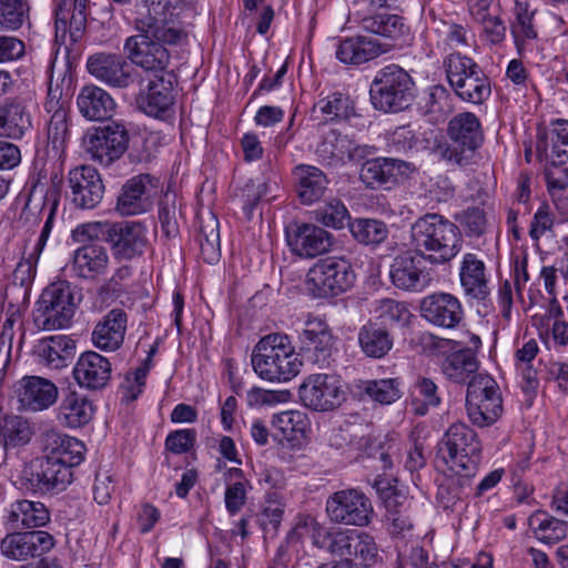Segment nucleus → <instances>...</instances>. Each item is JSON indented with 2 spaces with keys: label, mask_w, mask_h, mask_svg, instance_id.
I'll list each match as a JSON object with an SVG mask.
<instances>
[{
  "label": "nucleus",
  "mask_w": 568,
  "mask_h": 568,
  "mask_svg": "<svg viewBox=\"0 0 568 568\" xmlns=\"http://www.w3.org/2000/svg\"><path fill=\"white\" fill-rule=\"evenodd\" d=\"M539 352L536 339H529L515 353V366L521 374L528 386L534 387L537 384V371L534 368V359Z\"/></svg>",
  "instance_id": "nucleus-58"
},
{
  "label": "nucleus",
  "mask_w": 568,
  "mask_h": 568,
  "mask_svg": "<svg viewBox=\"0 0 568 568\" xmlns=\"http://www.w3.org/2000/svg\"><path fill=\"white\" fill-rule=\"evenodd\" d=\"M81 114L92 121H102L111 118L115 103L112 97L95 85L82 88L77 99Z\"/></svg>",
  "instance_id": "nucleus-38"
},
{
  "label": "nucleus",
  "mask_w": 568,
  "mask_h": 568,
  "mask_svg": "<svg viewBox=\"0 0 568 568\" xmlns=\"http://www.w3.org/2000/svg\"><path fill=\"white\" fill-rule=\"evenodd\" d=\"M410 245L429 264L444 265L462 251L463 236L458 226L445 216L427 213L412 224Z\"/></svg>",
  "instance_id": "nucleus-2"
},
{
  "label": "nucleus",
  "mask_w": 568,
  "mask_h": 568,
  "mask_svg": "<svg viewBox=\"0 0 568 568\" xmlns=\"http://www.w3.org/2000/svg\"><path fill=\"white\" fill-rule=\"evenodd\" d=\"M54 2L57 23L67 24L70 21V27L74 28L77 32H81L87 21L89 0H54Z\"/></svg>",
  "instance_id": "nucleus-55"
},
{
  "label": "nucleus",
  "mask_w": 568,
  "mask_h": 568,
  "mask_svg": "<svg viewBox=\"0 0 568 568\" xmlns=\"http://www.w3.org/2000/svg\"><path fill=\"white\" fill-rule=\"evenodd\" d=\"M448 141L435 148V154L450 165H466L484 141L479 119L473 112L454 115L447 126Z\"/></svg>",
  "instance_id": "nucleus-4"
},
{
  "label": "nucleus",
  "mask_w": 568,
  "mask_h": 568,
  "mask_svg": "<svg viewBox=\"0 0 568 568\" xmlns=\"http://www.w3.org/2000/svg\"><path fill=\"white\" fill-rule=\"evenodd\" d=\"M355 272L348 261L338 257L318 260L307 272L305 284L317 298L337 296L355 283Z\"/></svg>",
  "instance_id": "nucleus-10"
},
{
  "label": "nucleus",
  "mask_w": 568,
  "mask_h": 568,
  "mask_svg": "<svg viewBox=\"0 0 568 568\" xmlns=\"http://www.w3.org/2000/svg\"><path fill=\"white\" fill-rule=\"evenodd\" d=\"M1 552L12 560L40 557L54 547V538L44 530L16 531L1 540Z\"/></svg>",
  "instance_id": "nucleus-22"
},
{
  "label": "nucleus",
  "mask_w": 568,
  "mask_h": 568,
  "mask_svg": "<svg viewBox=\"0 0 568 568\" xmlns=\"http://www.w3.org/2000/svg\"><path fill=\"white\" fill-rule=\"evenodd\" d=\"M372 150V146L357 144L348 135L331 130L323 135L316 146V154L322 163L337 165L344 163L346 159L349 161L362 160Z\"/></svg>",
  "instance_id": "nucleus-24"
},
{
  "label": "nucleus",
  "mask_w": 568,
  "mask_h": 568,
  "mask_svg": "<svg viewBox=\"0 0 568 568\" xmlns=\"http://www.w3.org/2000/svg\"><path fill=\"white\" fill-rule=\"evenodd\" d=\"M34 354L39 363L52 369H60L73 359L75 342L68 335H52L38 341Z\"/></svg>",
  "instance_id": "nucleus-34"
},
{
  "label": "nucleus",
  "mask_w": 568,
  "mask_h": 568,
  "mask_svg": "<svg viewBox=\"0 0 568 568\" xmlns=\"http://www.w3.org/2000/svg\"><path fill=\"white\" fill-rule=\"evenodd\" d=\"M285 503L281 493L267 491L258 521L265 535L274 537L281 526Z\"/></svg>",
  "instance_id": "nucleus-52"
},
{
  "label": "nucleus",
  "mask_w": 568,
  "mask_h": 568,
  "mask_svg": "<svg viewBox=\"0 0 568 568\" xmlns=\"http://www.w3.org/2000/svg\"><path fill=\"white\" fill-rule=\"evenodd\" d=\"M42 450L50 457H55L57 462L69 470L72 467L80 465L84 459L85 446L84 444L62 434L54 428L44 430L40 437Z\"/></svg>",
  "instance_id": "nucleus-26"
},
{
  "label": "nucleus",
  "mask_w": 568,
  "mask_h": 568,
  "mask_svg": "<svg viewBox=\"0 0 568 568\" xmlns=\"http://www.w3.org/2000/svg\"><path fill=\"white\" fill-rule=\"evenodd\" d=\"M254 372L268 382H288L301 371L302 362L285 334H268L253 349Z\"/></svg>",
  "instance_id": "nucleus-3"
},
{
  "label": "nucleus",
  "mask_w": 568,
  "mask_h": 568,
  "mask_svg": "<svg viewBox=\"0 0 568 568\" xmlns=\"http://www.w3.org/2000/svg\"><path fill=\"white\" fill-rule=\"evenodd\" d=\"M363 390L373 400L383 405L392 404L403 395L402 383L398 378L367 381L364 383Z\"/></svg>",
  "instance_id": "nucleus-56"
},
{
  "label": "nucleus",
  "mask_w": 568,
  "mask_h": 568,
  "mask_svg": "<svg viewBox=\"0 0 568 568\" xmlns=\"http://www.w3.org/2000/svg\"><path fill=\"white\" fill-rule=\"evenodd\" d=\"M537 149L550 163H564L568 159V121H555L546 141L539 143Z\"/></svg>",
  "instance_id": "nucleus-45"
},
{
  "label": "nucleus",
  "mask_w": 568,
  "mask_h": 568,
  "mask_svg": "<svg viewBox=\"0 0 568 568\" xmlns=\"http://www.w3.org/2000/svg\"><path fill=\"white\" fill-rule=\"evenodd\" d=\"M197 242L200 245L201 256L206 263L214 264L220 260L221 246L219 220L214 215H210L206 220H202Z\"/></svg>",
  "instance_id": "nucleus-48"
},
{
  "label": "nucleus",
  "mask_w": 568,
  "mask_h": 568,
  "mask_svg": "<svg viewBox=\"0 0 568 568\" xmlns=\"http://www.w3.org/2000/svg\"><path fill=\"white\" fill-rule=\"evenodd\" d=\"M136 103L141 111L154 118H165L173 108L175 97L171 74L139 79Z\"/></svg>",
  "instance_id": "nucleus-17"
},
{
  "label": "nucleus",
  "mask_w": 568,
  "mask_h": 568,
  "mask_svg": "<svg viewBox=\"0 0 568 568\" xmlns=\"http://www.w3.org/2000/svg\"><path fill=\"white\" fill-rule=\"evenodd\" d=\"M412 404L416 415L424 416L440 404L438 387L433 379L418 377L412 387Z\"/></svg>",
  "instance_id": "nucleus-54"
},
{
  "label": "nucleus",
  "mask_w": 568,
  "mask_h": 568,
  "mask_svg": "<svg viewBox=\"0 0 568 568\" xmlns=\"http://www.w3.org/2000/svg\"><path fill=\"white\" fill-rule=\"evenodd\" d=\"M28 11L27 0H0V24L16 30L22 26Z\"/></svg>",
  "instance_id": "nucleus-61"
},
{
  "label": "nucleus",
  "mask_w": 568,
  "mask_h": 568,
  "mask_svg": "<svg viewBox=\"0 0 568 568\" xmlns=\"http://www.w3.org/2000/svg\"><path fill=\"white\" fill-rule=\"evenodd\" d=\"M71 481L72 470L47 454L44 457L32 460L21 476V485L26 490L41 494L62 490Z\"/></svg>",
  "instance_id": "nucleus-15"
},
{
  "label": "nucleus",
  "mask_w": 568,
  "mask_h": 568,
  "mask_svg": "<svg viewBox=\"0 0 568 568\" xmlns=\"http://www.w3.org/2000/svg\"><path fill=\"white\" fill-rule=\"evenodd\" d=\"M293 175L297 196L303 204L311 205L317 202L327 190L328 180L326 174L314 165H297Z\"/></svg>",
  "instance_id": "nucleus-37"
},
{
  "label": "nucleus",
  "mask_w": 568,
  "mask_h": 568,
  "mask_svg": "<svg viewBox=\"0 0 568 568\" xmlns=\"http://www.w3.org/2000/svg\"><path fill=\"white\" fill-rule=\"evenodd\" d=\"M130 134L121 122L112 121L103 126L88 131L83 145L92 160L102 165H111L128 150Z\"/></svg>",
  "instance_id": "nucleus-12"
},
{
  "label": "nucleus",
  "mask_w": 568,
  "mask_h": 568,
  "mask_svg": "<svg viewBox=\"0 0 568 568\" xmlns=\"http://www.w3.org/2000/svg\"><path fill=\"white\" fill-rule=\"evenodd\" d=\"M348 224L354 239L365 245H378L388 236L387 225L379 220L356 219Z\"/></svg>",
  "instance_id": "nucleus-53"
},
{
  "label": "nucleus",
  "mask_w": 568,
  "mask_h": 568,
  "mask_svg": "<svg viewBox=\"0 0 568 568\" xmlns=\"http://www.w3.org/2000/svg\"><path fill=\"white\" fill-rule=\"evenodd\" d=\"M424 262L426 260L413 250L396 255L389 264L390 283L404 292L425 291L432 284L433 277Z\"/></svg>",
  "instance_id": "nucleus-16"
},
{
  "label": "nucleus",
  "mask_w": 568,
  "mask_h": 568,
  "mask_svg": "<svg viewBox=\"0 0 568 568\" xmlns=\"http://www.w3.org/2000/svg\"><path fill=\"white\" fill-rule=\"evenodd\" d=\"M111 372L109 359L97 352L90 351L80 355L72 374L80 387L98 390L108 385Z\"/></svg>",
  "instance_id": "nucleus-27"
},
{
  "label": "nucleus",
  "mask_w": 568,
  "mask_h": 568,
  "mask_svg": "<svg viewBox=\"0 0 568 568\" xmlns=\"http://www.w3.org/2000/svg\"><path fill=\"white\" fill-rule=\"evenodd\" d=\"M348 554L344 561L346 568L351 565L356 567H371L378 559V548L374 538L367 532L355 530L348 547Z\"/></svg>",
  "instance_id": "nucleus-44"
},
{
  "label": "nucleus",
  "mask_w": 568,
  "mask_h": 568,
  "mask_svg": "<svg viewBox=\"0 0 568 568\" xmlns=\"http://www.w3.org/2000/svg\"><path fill=\"white\" fill-rule=\"evenodd\" d=\"M376 318L384 325H407L413 316L404 302L384 298L377 302L374 310Z\"/></svg>",
  "instance_id": "nucleus-57"
},
{
  "label": "nucleus",
  "mask_w": 568,
  "mask_h": 568,
  "mask_svg": "<svg viewBox=\"0 0 568 568\" xmlns=\"http://www.w3.org/2000/svg\"><path fill=\"white\" fill-rule=\"evenodd\" d=\"M272 425L285 439L298 440L310 428V419L304 412L284 410L273 416Z\"/></svg>",
  "instance_id": "nucleus-49"
},
{
  "label": "nucleus",
  "mask_w": 568,
  "mask_h": 568,
  "mask_svg": "<svg viewBox=\"0 0 568 568\" xmlns=\"http://www.w3.org/2000/svg\"><path fill=\"white\" fill-rule=\"evenodd\" d=\"M150 192V175L140 174L129 179L118 196L116 211L123 216L146 212L151 207Z\"/></svg>",
  "instance_id": "nucleus-30"
},
{
  "label": "nucleus",
  "mask_w": 568,
  "mask_h": 568,
  "mask_svg": "<svg viewBox=\"0 0 568 568\" xmlns=\"http://www.w3.org/2000/svg\"><path fill=\"white\" fill-rule=\"evenodd\" d=\"M32 128L31 115L21 102L0 105V136L19 140Z\"/></svg>",
  "instance_id": "nucleus-41"
},
{
  "label": "nucleus",
  "mask_w": 568,
  "mask_h": 568,
  "mask_svg": "<svg viewBox=\"0 0 568 568\" xmlns=\"http://www.w3.org/2000/svg\"><path fill=\"white\" fill-rule=\"evenodd\" d=\"M268 184L265 181H248L242 189L240 201L247 219H251L255 206L267 194Z\"/></svg>",
  "instance_id": "nucleus-64"
},
{
  "label": "nucleus",
  "mask_w": 568,
  "mask_h": 568,
  "mask_svg": "<svg viewBox=\"0 0 568 568\" xmlns=\"http://www.w3.org/2000/svg\"><path fill=\"white\" fill-rule=\"evenodd\" d=\"M386 51L387 49L376 40L358 36L342 40L335 54L345 64L358 65L377 58Z\"/></svg>",
  "instance_id": "nucleus-36"
},
{
  "label": "nucleus",
  "mask_w": 568,
  "mask_h": 568,
  "mask_svg": "<svg viewBox=\"0 0 568 568\" xmlns=\"http://www.w3.org/2000/svg\"><path fill=\"white\" fill-rule=\"evenodd\" d=\"M325 510L332 523L357 527L367 526L374 514L371 499L356 488L342 489L329 495Z\"/></svg>",
  "instance_id": "nucleus-11"
},
{
  "label": "nucleus",
  "mask_w": 568,
  "mask_h": 568,
  "mask_svg": "<svg viewBox=\"0 0 568 568\" xmlns=\"http://www.w3.org/2000/svg\"><path fill=\"white\" fill-rule=\"evenodd\" d=\"M161 2L144 4L135 19L138 33L124 42L126 58L142 69L146 78L169 73L171 53L168 45L179 44L186 37Z\"/></svg>",
  "instance_id": "nucleus-1"
},
{
  "label": "nucleus",
  "mask_w": 568,
  "mask_h": 568,
  "mask_svg": "<svg viewBox=\"0 0 568 568\" xmlns=\"http://www.w3.org/2000/svg\"><path fill=\"white\" fill-rule=\"evenodd\" d=\"M314 112L320 113L324 122H341L355 115V108L349 97L335 92L318 100Z\"/></svg>",
  "instance_id": "nucleus-46"
},
{
  "label": "nucleus",
  "mask_w": 568,
  "mask_h": 568,
  "mask_svg": "<svg viewBox=\"0 0 568 568\" xmlns=\"http://www.w3.org/2000/svg\"><path fill=\"white\" fill-rule=\"evenodd\" d=\"M14 394L23 412H42L51 407L58 399L57 385L40 376H23L14 386Z\"/></svg>",
  "instance_id": "nucleus-20"
},
{
  "label": "nucleus",
  "mask_w": 568,
  "mask_h": 568,
  "mask_svg": "<svg viewBox=\"0 0 568 568\" xmlns=\"http://www.w3.org/2000/svg\"><path fill=\"white\" fill-rule=\"evenodd\" d=\"M303 349L307 361L321 368L328 367L333 362L334 337L320 317H310L302 334Z\"/></svg>",
  "instance_id": "nucleus-23"
},
{
  "label": "nucleus",
  "mask_w": 568,
  "mask_h": 568,
  "mask_svg": "<svg viewBox=\"0 0 568 568\" xmlns=\"http://www.w3.org/2000/svg\"><path fill=\"white\" fill-rule=\"evenodd\" d=\"M483 446L477 433L465 423H454L438 443V453L456 474L474 476L481 459Z\"/></svg>",
  "instance_id": "nucleus-5"
},
{
  "label": "nucleus",
  "mask_w": 568,
  "mask_h": 568,
  "mask_svg": "<svg viewBox=\"0 0 568 568\" xmlns=\"http://www.w3.org/2000/svg\"><path fill=\"white\" fill-rule=\"evenodd\" d=\"M419 310L426 322L445 329L458 328L465 321L462 302L450 293L437 292L423 297Z\"/></svg>",
  "instance_id": "nucleus-18"
},
{
  "label": "nucleus",
  "mask_w": 568,
  "mask_h": 568,
  "mask_svg": "<svg viewBox=\"0 0 568 568\" xmlns=\"http://www.w3.org/2000/svg\"><path fill=\"white\" fill-rule=\"evenodd\" d=\"M70 108L71 95L68 92H63L59 83L53 84L51 79L48 87L47 98L43 103V109L48 115V140L52 148L58 152H62L70 140Z\"/></svg>",
  "instance_id": "nucleus-14"
},
{
  "label": "nucleus",
  "mask_w": 568,
  "mask_h": 568,
  "mask_svg": "<svg viewBox=\"0 0 568 568\" xmlns=\"http://www.w3.org/2000/svg\"><path fill=\"white\" fill-rule=\"evenodd\" d=\"M409 169L405 161L392 158H376L367 160L361 169V180L371 189L386 183H394Z\"/></svg>",
  "instance_id": "nucleus-35"
},
{
  "label": "nucleus",
  "mask_w": 568,
  "mask_h": 568,
  "mask_svg": "<svg viewBox=\"0 0 568 568\" xmlns=\"http://www.w3.org/2000/svg\"><path fill=\"white\" fill-rule=\"evenodd\" d=\"M311 530L312 544L333 557L345 559L348 554V547L356 529H328L321 526L313 518H307L303 525Z\"/></svg>",
  "instance_id": "nucleus-33"
},
{
  "label": "nucleus",
  "mask_w": 568,
  "mask_h": 568,
  "mask_svg": "<svg viewBox=\"0 0 568 568\" xmlns=\"http://www.w3.org/2000/svg\"><path fill=\"white\" fill-rule=\"evenodd\" d=\"M415 83L400 67L389 64L377 71L369 89L373 106L383 112H400L414 100Z\"/></svg>",
  "instance_id": "nucleus-8"
},
{
  "label": "nucleus",
  "mask_w": 568,
  "mask_h": 568,
  "mask_svg": "<svg viewBox=\"0 0 568 568\" xmlns=\"http://www.w3.org/2000/svg\"><path fill=\"white\" fill-rule=\"evenodd\" d=\"M362 351L369 357L381 358L393 347V337L385 326L377 322H368L358 333Z\"/></svg>",
  "instance_id": "nucleus-42"
},
{
  "label": "nucleus",
  "mask_w": 568,
  "mask_h": 568,
  "mask_svg": "<svg viewBox=\"0 0 568 568\" xmlns=\"http://www.w3.org/2000/svg\"><path fill=\"white\" fill-rule=\"evenodd\" d=\"M459 281L465 295L470 298L485 301L490 295L485 263L476 254L467 253L463 256Z\"/></svg>",
  "instance_id": "nucleus-32"
},
{
  "label": "nucleus",
  "mask_w": 568,
  "mask_h": 568,
  "mask_svg": "<svg viewBox=\"0 0 568 568\" xmlns=\"http://www.w3.org/2000/svg\"><path fill=\"white\" fill-rule=\"evenodd\" d=\"M286 241L295 255L314 258L331 250L333 235L315 224L293 223L286 230Z\"/></svg>",
  "instance_id": "nucleus-19"
},
{
  "label": "nucleus",
  "mask_w": 568,
  "mask_h": 568,
  "mask_svg": "<svg viewBox=\"0 0 568 568\" xmlns=\"http://www.w3.org/2000/svg\"><path fill=\"white\" fill-rule=\"evenodd\" d=\"M466 412L471 424L478 427H488L501 416L503 399L491 376L478 373L468 382Z\"/></svg>",
  "instance_id": "nucleus-9"
},
{
  "label": "nucleus",
  "mask_w": 568,
  "mask_h": 568,
  "mask_svg": "<svg viewBox=\"0 0 568 568\" xmlns=\"http://www.w3.org/2000/svg\"><path fill=\"white\" fill-rule=\"evenodd\" d=\"M32 430L29 423L17 415L0 417V442L4 447L26 445L31 439Z\"/></svg>",
  "instance_id": "nucleus-51"
},
{
  "label": "nucleus",
  "mask_w": 568,
  "mask_h": 568,
  "mask_svg": "<svg viewBox=\"0 0 568 568\" xmlns=\"http://www.w3.org/2000/svg\"><path fill=\"white\" fill-rule=\"evenodd\" d=\"M87 68L91 75L113 88H128L135 81L128 62L119 54H93L88 59Z\"/></svg>",
  "instance_id": "nucleus-25"
},
{
  "label": "nucleus",
  "mask_w": 568,
  "mask_h": 568,
  "mask_svg": "<svg viewBox=\"0 0 568 568\" xmlns=\"http://www.w3.org/2000/svg\"><path fill=\"white\" fill-rule=\"evenodd\" d=\"M528 524L536 538L548 545L564 539L567 534V525L565 521L549 516L541 510L535 511L529 517Z\"/></svg>",
  "instance_id": "nucleus-47"
},
{
  "label": "nucleus",
  "mask_w": 568,
  "mask_h": 568,
  "mask_svg": "<svg viewBox=\"0 0 568 568\" xmlns=\"http://www.w3.org/2000/svg\"><path fill=\"white\" fill-rule=\"evenodd\" d=\"M73 315L67 311L60 310L51 303H44L40 297L33 311V322L38 329L53 331L62 329L69 326Z\"/></svg>",
  "instance_id": "nucleus-50"
},
{
  "label": "nucleus",
  "mask_w": 568,
  "mask_h": 568,
  "mask_svg": "<svg viewBox=\"0 0 568 568\" xmlns=\"http://www.w3.org/2000/svg\"><path fill=\"white\" fill-rule=\"evenodd\" d=\"M298 396L314 412H332L346 398L341 378L333 374H311L300 385Z\"/></svg>",
  "instance_id": "nucleus-13"
},
{
  "label": "nucleus",
  "mask_w": 568,
  "mask_h": 568,
  "mask_svg": "<svg viewBox=\"0 0 568 568\" xmlns=\"http://www.w3.org/2000/svg\"><path fill=\"white\" fill-rule=\"evenodd\" d=\"M77 234L88 239L102 236L110 243L113 255L119 260H132L143 253L146 244V230L139 222H94L79 225Z\"/></svg>",
  "instance_id": "nucleus-6"
},
{
  "label": "nucleus",
  "mask_w": 568,
  "mask_h": 568,
  "mask_svg": "<svg viewBox=\"0 0 568 568\" xmlns=\"http://www.w3.org/2000/svg\"><path fill=\"white\" fill-rule=\"evenodd\" d=\"M50 520V514L44 504L27 499L16 500L10 505L7 523L11 528L43 527Z\"/></svg>",
  "instance_id": "nucleus-40"
},
{
  "label": "nucleus",
  "mask_w": 568,
  "mask_h": 568,
  "mask_svg": "<svg viewBox=\"0 0 568 568\" xmlns=\"http://www.w3.org/2000/svg\"><path fill=\"white\" fill-rule=\"evenodd\" d=\"M394 504L393 507L385 506L387 529L393 536H405V532L413 528V523L407 514V501H396Z\"/></svg>",
  "instance_id": "nucleus-62"
},
{
  "label": "nucleus",
  "mask_w": 568,
  "mask_h": 568,
  "mask_svg": "<svg viewBox=\"0 0 568 568\" xmlns=\"http://www.w3.org/2000/svg\"><path fill=\"white\" fill-rule=\"evenodd\" d=\"M314 217L327 227L339 230L348 223L349 213L342 201L331 200L314 211Z\"/></svg>",
  "instance_id": "nucleus-60"
},
{
  "label": "nucleus",
  "mask_w": 568,
  "mask_h": 568,
  "mask_svg": "<svg viewBox=\"0 0 568 568\" xmlns=\"http://www.w3.org/2000/svg\"><path fill=\"white\" fill-rule=\"evenodd\" d=\"M179 215L180 210L176 206L175 200L166 195L159 206V221L161 230L168 239H175L180 233Z\"/></svg>",
  "instance_id": "nucleus-63"
},
{
  "label": "nucleus",
  "mask_w": 568,
  "mask_h": 568,
  "mask_svg": "<svg viewBox=\"0 0 568 568\" xmlns=\"http://www.w3.org/2000/svg\"><path fill=\"white\" fill-rule=\"evenodd\" d=\"M444 68L450 88L462 101L483 104L490 97V80L471 58L452 53L445 58Z\"/></svg>",
  "instance_id": "nucleus-7"
},
{
  "label": "nucleus",
  "mask_w": 568,
  "mask_h": 568,
  "mask_svg": "<svg viewBox=\"0 0 568 568\" xmlns=\"http://www.w3.org/2000/svg\"><path fill=\"white\" fill-rule=\"evenodd\" d=\"M126 327V312L114 307L97 323L91 335L92 343L101 351L114 352L122 346Z\"/></svg>",
  "instance_id": "nucleus-28"
},
{
  "label": "nucleus",
  "mask_w": 568,
  "mask_h": 568,
  "mask_svg": "<svg viewBox=\"0 0 568 568\" xmlns=\"http://www.w3.org/2000/svg\"><path fill=\"white\" fill-rule=\"evenodd\" d=\"M110 255L103 245L91 243L78 247L72 255V270L78 277L95 281L108 273Z\"/></svg>",
  "instance_id": "nucleus-29"
},
{
  "label": "nucleus",
  "mask_w": 568,
  "mask_h": 568,
  "mask_svg": "<svg viewBox=\"0 0 568 568\" xmlns=\"http://www.w3.org/2000/svg\"><path fill=\"white\" fill-rule=\"evenodd\" d=\"M362 28L371 33L379 34L392 40L408 36L409 28L403 17L386 12L376 13L362 19Z\"/></svg>",
  "instance_id": "nucleus-43"
},
{
  "label": "nucleus",
  "mask_w": 568,
  "mask_h": 568,
  "mask_svg": "<svg viewBox=\"0 0 568 568\" xmlns=\"http://www.w3.org/2000/svg\"><path fill=\"white\" fill-rule=\"evenodd\" d=\"M479 361L471 348L465 347L448 354L442 363L443 374L453 383L465 384L477 375Z\"/></svg>",
  "instance_id": "nucleus-39"
},
{
  "label": "nucleus",
  "mask_w": 568,
  "mask_h": 568,
  "mask_svg": "<svg viewBox=\"0 0 568 568\" xmlns=\"http://www.w3.org/2000/svg\"><path fill=\"white\" fill-rule=\"evenodd\" d=\"M44 303H51L53 306L67 311L74 315L75 303L72 286L67 281H59L50 284L41 294Z\"/></svg>",
  "instance_id": "nucleus-59"
},
{
  "label": "nucleus",
  "mask_w": 568,
  "mask_h": 568,
  "mask_svg": "<svg viewBox=\"0 0 568 568\" xmlns=\"http://www.w3.org/2000/svg\"><path fill=\"white\" fill-rule=\"evenodd\" d=\"M68 183L71 201L79 209H93L103 199L104 184L98 170L91 165L70 170Z\"/></svg>",
  "instance_id": "nucleus-21"
},
{
  "label": "nucleus",
  "mask_w": 568,
  "mask_h": 568,
  "mask_svg": "<svg viewBox=\"0 0 568 568\" xmlns=\"http://www.w3.org/2000/svg\"><path fill=\"white\" fill-rule=\"evenodd\" d=\"M94 413L95 406L88 396L70 390L59 403L57 420L67 428H81L92 420Z\"/></svg>",
  "instance_id": "nucleus-31"
}]
</instances>
